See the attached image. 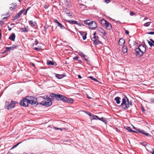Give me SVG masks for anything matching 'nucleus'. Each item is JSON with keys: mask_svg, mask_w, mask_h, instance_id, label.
I'll use <instances>...</instances> for the list:
<instances>
[{"mask_svg": "<svg viewBox=\"0 0 154 154\" xmlns=\"http://www.w3.org/2000/svg\"><path fill=\"white\" fill-rule=\"evenodd\" d=\"M83 33H85V32H81L80 33L83 36L84 35V34H83Z\"/></svg>", "mask_w": 154, "mask_h": 154, "instance_id": "obj_56", "label": "nucleus"}, {"mask_svg": "<svg viewBox=\"0 0 154 154\" xmlns=\"http://www.w3.org/2000/svg\"><path fill=\"white\" fill-rule=\"evenodd\" d=\"M120 98L119 97H116L115 98L114 100L116 101V103L118 104H119L120 103Z\"/></svg>", "mask_w": 154, "mask_h": 154, "instance_id": "obj_22", "label": "nucleus"}, {"mask_svg": "<svg viewBox=\"0 0 154 154\" xmlns=\"http://www.w3.org/2000/svg\"><path fill=\"white\" fill-rule=\"evenodd\" d=\"M138 131L140 133H142L143 134H144L147 137H151V135L150 134L148 133H146L144 130H142L141 131Z\"/></svg>", "mask_w": 154, "mask_h": 154, "instance_id": "obj_14", "label": "nucleus"}, {"mask_svg": "<svg viewBox=\"0 0 154 154\" xmlns=\"http://www.w3.org/2000/svg\"><path fill=\"white\" fill-rule=\"evenodd\" d=\"M32 65L34 66H35V65L33 63H32Z\"/></svg>", "mask_w": 154, "mask_h": 154, "instance_id": "obj_59", "label": "nucleus"}, {"mask_svg": "<svg viewBox=\"0 0 154 154\" xmlns=\"http://www.w3.org/2000/svg\"><path fill=\"white\" fill-rule=\"evenodd\" d=\"M67 21L69 23L72 24H77V22L76 21L70 20H67Z\"/></svg>", "mask_w": 154, "mask_h": 154, "instance_id": "obj_23", "label": "nucleus"}, {"mask_svg": "<svg viewBox=\"0 0 154 154\" xmlns=\"http://www.w3.org/2000/svg\"><path fill=\"white\" fill-rule=\"evenodd\" d=\"M42 98H43V100L40 103V104L46 107H49L52 105V102L51 99L49 97H47L45 98L43 97Z\"/></svg>", "mask_w": 154, "mask_h": 154, "instance_id": "obj_3", "label": "nucleus"}, {"mask_svg": "<svg viewBox=\"0 0 154 154\" xmlns=\"http://www.w3.org/2000/svg\"><path fill=\"white\" fill-rule=\"evenodd\" d=\"M28 104L36 106L38 103L37 101V98L33 97L28 96L23 99L20 103L21 106L24 107H27Z\"/></svg>", "mask_w": 154, "mask_h": 154, "instance_id": "obj_1", "label": "nucleus"}, {"mask_svg": "<svg viewBox=\"0 0 154 154\" xmlns=\"http://www.w3.org/2000/svg\"><path fill=\"white\" fill-rule=\"evenodd\" d=\"M109 0H105V2L107 3H109Z\"/></svg>", "mask_w": 154, "mask_h": 154, "instance_id": "obj_49", "label": "nucleus"}, {"mask_svg": "<svg viewBox=\"0 0 154 154\" xmlns=\"http://www.w3.org/2000/svg\"><path fill=\"white\" fill-rule=\"evenodd\" d=\"M107 22V21L103 19L101 20V24L103 26H104Z\"/></svg>", "mask_w": 154, "mask_h": 154, "instance_id": "obj_21", "label": "nucleus"}, {"mask_svg": "<svg viewBox=\"0 0 154 154\" xmlns=\"http://www.w3.org/2000/svg\"><path fill=\"white\" fill-rule=\"evenodd\" d=\"M87 97H88V98L91 99V97H89L88 94H87Z\"/></svg>", "mask_w": 154, "mask_h": 154, "instance_id": "obj_57", "label": "nucleus"}, {"mask_svg": "<svg viewBox=\"0 0 154 154\" xmlns=\"http://www.w3.org/2000/svg\"><path fill=\"white\" fill-rule=\"evenodd\" d=\"M59 130H60L61 131H62V128H59Z\"/></svg>", "mask_w": 154, "mask_h": 154, "instance_id": "obj_62", "label": "nucleus"}, {"mask_svg": "<svg viewBox=\"0 0 154 154\" xmlns=\"http://www.w3.org/2000/svg\"><path fill=\"white\" fill-rule=\"evenodd\" d=\"M54 128L56 130H58V129H59V128H56V127H54Z\"/></svg>", "mask_w": 154, "mask_h": 154, "instance_id": "obj_58", "label": "nucleus"}, {"mask_svg": "<svg viewBox=\"0 0 154 154\" xmlns=\"http://www.w3.org/2000/svg\"><path fill=\"white\" fill-rule=\"evenodd\" d=\"M78 77L79 79H81L82 78V77L80 75H78Z\"/></svg>", "mask_w": 154, "mask_h": 154, "instance_id": "obj_52", "label": "nucleus"}, {"mask_svg": "<svg viewBox=\"0 0 154 154\" xmlns=\"http://www.w3.org/2000/svg\"><path fill=\"white\" fill-rule=\"evenodd\" d=\"M89 78L90 79H92V80H94V81H96V82H98V80L96 79L95 78H94L92 76H89Z\"/></svg>", "mask_w": 154, "mask_h": 154, "instance_id": "obj_35", "label": "nucleus"}, {"mask_svg": "<svg viewBox=\"0 0 154 154\" xmlns=\"http://www.w3.org/2000/svg\"><path fill=\"white\" fill-rule=\"evenodd\" d=\"M85 112L88 115H89V116H92L91 114V113L90 112H87H87Z\"/></svg>", "mask_w": 154, "mask_h": 154, "instance_id": "obj_39", "label": "nucleus"}, {"mask_svg": "<svg viewBox=\"0 0 154 154\" xmlns=\"http://www.w3.org/2000/svg\"><path fill=\"white\" fill-rule=\"evenodd\" d=\"M20 143H17L13 147H12V149L13 148H14L16 147Z\"/></svg>", "mask_w": 154, "mask_h": 154, "instance_id": "obj_41", "label": "nucleus"}, {"mask_svg": "<svg viewBox=\"0 0 154 154\" xmlns=\"http://www.w3.org/2000/svg\"><path fill=\"white\" fill-rule=\"evenodd\" d=\"M17 46L15 45H13L12 46L7 47H6L5 48V49L6 50L4 52H5L8 51H10V50H14L15 49H16L17 47Z\"/></svg>", "mask_w": 154, "mask_h": 154, "instance_id": "obj_9", "label": "nucleus"}, {"mask_svg": "<svg viewBox=\"0 0 154 154\" xmlns=\"http://www.w3.org/2000/svg\"><path fill=\"white\" fill-rule=\"evenodd\" d=\"M15 38V35L14 33H12L9 37V39L12 41H14Z\"/></svg>", "mask_w": 154, "mask_h": 154, "instance_id": "obj_15", "label": "nucleus"}, {"mask_svg": "<svg viewBox=\"0 0 154 154\" xmlns=\"http://www.w3.org/2000/svg\"><path fill=\"white\" fill-rule=\"evenodd\" d=\"M84 59L86 61H88V59L87 58V57L86 56V57H84Z\"/></svg>", "mask_w": 154, "mask_h": 154, "instance_id": "obj_46", "label": "nucleus"}, {"mask_svg": "<svg viewBox=\"0 0 154 154\" xmlns=\"http://www.w3.org/2000/svg\"><path fill=\"white\" fill-rule=\"evenodd\" d=\"M130 15L131 16H133V15H135V13L132 11L130 12Z\"/></svg>", "mask_w": 154, "mask_h": 154, "instance_id": "obj_42", "label": "nucleus"}, {"mask_svg": "<svg viewBox=\"0 0 154 154\" xmlns=\"http://www.w3.org/2000/svg\"><path fill=\"white\" fill-rule=\"evenodd\" d=\"M102 121L103 122H106V120L103 117H102L101 118H100V119H99Z\"/></svg>", "mask_w": 154, "mask_h": 154, "instance_id": "obj_34", "label": "nucleus"}, {"mask_svg": "<svg viewBox=\"0 0 154 154\" xmlns=\"http://www.w3.org/2000/svg\"><path fill=\"white\" fill-rule=\"evenodd\" d=\"M8 30H9V31H10V30H11V28L10 27H9V26H8Z\"/></svg>", "mask_w": 154, "mask_h": 154, "instance_id": "obj_53", "label": "nucleus"}, {"mask_svg": "<svg viewBox=\"0 0 154 154\" xmlns=\"http://www.w3.org/2000/svg\"><path fill=\"white\" fill-rule=\"evenodd\" d=\"M148 44H149V45L151 47H152V46H153V44L152 43V42H150V41H148Z\"/></svg>", "mask_w": 154, "mask_h": 154, "instance_id": "obj_36", "label": "nucleus"}, {"mask_svg": "<svg viewBox=\"0 0 154 154\" xmlns=\"http://www.w3.org/2000/svg\"><path fill=\"white\" fill-rule=\"evenodd\" d=\"M147 33L148 34L153 35L154 34V32H148Z\"/></svg>", "mask_w": 154, "mask_h": 154, "instance_id": "obj_40", "label": "nucleus"}, {"mask_svg": "<svg viewBox=\"0 0 154 154\" xmlns=\"http://www.w3.org/2000/svg\"><path fill=\"white\" fill-rule=\"evenodd\" d=\"M1 36H2V34H1V30L0 29V39L1 38Z\"/></svg>", "mask_w": 154, "mask_h": 154, "instance_id": "obj_55", "label": "nucleus"}, {"mask_svg": "<svg viewBox=\"0 0 154 154\" xmlns=\"http://www.w3.org/2000/svg\"><path fill=\"white\" fill-rule=\"evenodd\" d=\"M140 48L139 47L138 48H137L135 49V51L137 54L140 56V52H142L141 50L140 49Z\"/></svg>", "mask_w": 154, "mask_h": 154, "instance_id": "obj_19", "label": "nucleus"}, {"mask_svg": "<svg viewBox=\"0 0 154 154\" xmlns=\"http://www.w3.org/2000/svg\"><path fill=\"white\" fill-rule=\"evenodd\" d=\"M19 17L18 16H17V15H16L14 17V18H13V20H16L18 18H19Z\"/></svg>", "mask_w": 154, "mask_h": 154, "instance_id": "obj_38", "label": "nucleus"}, {"mask_svg": "<svg viewBox=\"0 0 154 154\" xmlns=\"http://www.w3.org/2000/svg\"><path fill=\"white\" fill-rule=\"evenodd\" d=\"M93 118L92 119H98V120L100 119V118H99L97 116H93Z\"/></svg>", "mask_w": 154, "mask_h": 154, "instance_id": "obj_33", "label": "nucleus"}, {"mask_svg": "<svg viewBox=\"0 0 154 154\" xmlns=\"http://www.w3.org/2000/svg\"><path fill=\"white\" fill-rule=\"evenodd\" d=\"M47 64L48 65H54V63L53 61H49L48 62H47Z\"/></svg>", "mask_w": 154, "mask_h": 154, "instance_id": "obj_30", "label": "nucleus"}, {"mask_svg": "<svg viewBox=\"0 0 154 154\" xmlns=\"http://www.w3.org/2000/svg\"><path fill=\"white\" fill-rule=\"evenodd\" d=\"M148 19V17H145L144 18V19H143V20H147V19Z\"/></svg>", "mask_w": 154, "mask_h": 154, "instance_id": "obj_54", "label": "nucleus"}, {"mask_svg": "<svg viewBox=\"0 0 154 154\" xmlns=\"http://www.w3.org/2000/svg\"><path fill=\"white\" fill-rule=\"evenodd\" d=\"M96 32L93 34L94 37L91 38V40L94 42V43L95 45L99 44L101 42L98 40V37L96 35Z\"/></svg>", "mask_w": 154, "mask_h": 154, "instance_id": "obj_6", "label": "nucleus"}, {"mask_svg": "<svg viewBox=\"0 0 154 154\" xmlns=\"http://www.w3.org/2000/svg\"><path fill=\"white\" fill-rule=\"evenodd\" d=\"M139 46L140 48V49L141 50L142 52H140V56H141L143 55V53H145L146 51V48L145 45H140Z\"/></svg>", "mask_w": 154, "mask_h": 154, "instance_id": "obj_8", "label": "nucleus"}, {"mask_svg": "<svg viewBox=\"0 0 154 154\" xmlns=\"http://www.w3.org/2000/svg\"><path fill=\"white\" fill-rule=\"evenodd\" d=\"M25 11L24 9H23L21 10L19 12L18 14H16L17 16H18L19 17H20V15L24 11Z\"/></svg>", "mask_w": 154, "mask_h": 154, "instance_id": "obj_27", "label": "nucleus"}, {"mask_svg": "<svg viewBox=\"0 0 154 154\" xmlns=\"http://www.w3.org/2000/svg\"><path fill=\"white\" fill-rule=\"evenodd\" d=\"M122 51L124 53H125L127 52V49L126 46L124 45L122 47Z\"/></svg>", "mask_w": 154, "mask_h": 154, "instance_id": "obj_20", "label": "nucleus"}, {"mask_svg": "<svg viewBox=\"0 0 154 154\" xmlns=\"http://www.w3.org/2000/svg\"><path fill=\"white\" fill-rule=\"evenodd\" d=\"M29 24L32 26L34 27L36 26V22L33 21L32 20H30L29 21Z\"/></svg>", "mask_w": 154, "mask_h": 154, "instance_id": "obj_16", "label": "nucleus"}, {"mask_svg": "<svg viewBox=\"0 0 154 154\" xmlns=\"http://www.w3.org/2000/svg\"><path fill=\"white\" fill-rule=\"evenodd\" d=\"M151 23V22H147L145 23L143 25L145 27H147L149 26L150 24Z\"/></svg>", "mask_w": 154, "mask_h": 154, "instance_id": "obj_29", "label": "nucleus"}, {"mask_svg": "<svg viewBox=\"0 0 154 154\" xmlns=\"http://www.w3.org/2000/svg\"><path fill=\"white\" fill-rule=\"evenodd\" d=\"M142 110H143V111H144V109L143 108H142Z\"/></svg>", "mask_w": 154, "mask_h": 154, "instance_id": "obj_63", "label": "nucleus"}, {"mask_svg": "<svg viewBox=\"0 0 154 154\" xmlns=\"http://www.w3.org/2000/svg\"><path fill=\"white\" fill-rule=\"evenodd\" d=\"M78 58H79V57H78L76 56L75 57H73V59L74 60H77L78 59Z\"/></svg>", "mask_w": 154, "mask_h": 154, "instance_id": "obj_44", "label": "nucleus"}, {"mask_svg": "<svg viewBox=\"0 0 154 154\" xmlns=\"http://www.w3.org/2000/svg\"><path fill=\"white\" fill-rule=\"evenodd\" d=\"M0 24L1 25H2L4 24V22L2 21H0Z\"/></svg>", "mask_w": 154, "mask_h": 154, "instance_id": "obj_50", "label": "nucleus"}, {"mask_svg": "<svg viewBox=\"0 0 154 154\" xmlns=\"http://www.w3.org/2000/svg\"><path fill=\"white\" fill-rule=\"evenodd\" d=\"M38 43V41L37 39H36L35 42V45H37Z\"/></svg>", "mask_w": 154, "mask_h": 154, "instance_id": "obj_43", "label": "nucleus"}, {"mask_svg": "<svg viewBox=\"0 0 154 154\" xmlns=\"http://www.w3.org/2000/svg\"><path fill=\"white\" fill-rule=\"evenodd\" d=\"M125 40L124 39L120 38L119 41V44L120 45H122L125 43Z\"/></svg>", "mask_w": 154, "mask_h": 154, "instance_id": "obj_18", "label": "nucleus"}, {"mask_svg": "<svg viewBox=\"0 0 154 154\" xmlns=\"http://www.w3.org/2000/svg\"><path fill=\"white\" fill-rule=\"evenodd\" d=\"M84 22L85 24L88 25L89 26L90 24L91 23V21L89 20H86L84 21Z\"/></svg>", "mask_w": 154, "mask_h": 154, "instance_id": "obj_28", "label": "nucleus"}, {"mask_svg": "<svg viewBox=\"0 0 154 154\" xmlns=\"http://www.w3.org/2000/svg\"><path fill=\"white\" fill-rule=\"evenodd\" d=\"M150 41H151V42H152V43L154 44V41H153L152 39H150Z\"/></svg>", "mask_w": 154, "mask_h": 154, "instance_id": "obj_48", "label": "nucleus"}, {"mask_svg": "<svg viewBox=\"0 0 154 154\" xmlns=\"http://www.w3.org/2000/svg\"><path fill=\"white\" fill-rule=\"evenodd\" d=\"M97 27V24L94 21H91V23L89 26V28L91 29H94Z\"/></svg>", "mask_w": 154, "mask_h": 154, "instance_id": "obj_7", "label": "nucleus"}, {"mask_svg": "<svg viewBox=\"0 0 154 154\" xmlns=\"http://www.w3.org/2000/svg\"><path fill=\"white\" fill-rule=\"evenodd\" d=\"M83 34H84V35L82 36L83 39L85 40L86 38L87 33H83Z\"/></svg>", "mask_w": 154, "mask_h": 154, "instance_id": "obj_32", "label": "nucleus"}, {"mask_svg": "<svg viewBox=\"0 0 154 154\" xmlns=\"http://www.w3.org/2000/svg\"><path fill=\"white\" fill-rule=\"evenodd\" d=\"M57 26H59L60 27L61 29H63V28L64 27V26H63L62 24L59 22L57 23Z\"/></svg>", "mask_w": 154, "mask_h": 154, "instance_id": "obj_31", "label": "nucleus"}, {"mask_svg": "<svg viewBox=\"0 0 154 154\" xmlns=\"http://www.w3.org/2000/svg\"><path fill=\"white\" fill-rule=\"evenodd\" d=\"M34 49L35 50H37V51H38L39 50V48H34Z\"/></svg>", "mask_w": 154, "mask_h": 154, "instance_id": "obj_51", "label": "nucleus"}, {"mask_svg": "<svg viewBox=\"0 0 154 154\" xmlns=\"http://www.w3.org/2000/svg\"><path fill=\"white\" fill-rule=\"evenodd\" d=\"M80 55L82 57H86V56L84 54L82 53H81L80 54Z\"/></svg>", "mask_w": 154, "mask_h": 154, "instance_id": "obj_37", "label": "nucleus"}, {"mask_svg": "<svg viewBox=\"0 0 154 154\" xmlns=\"http://www.w3.org/2000/svg\"><path fill=\"white\" fill-rule=\"evenodd\" d=\"M17 103L16 101H11L10 103L8 101H6L5 106V108L7 109H9L14 108L15 104Z\"/></svg>", "mask_w": 154, "mask_h": 154, "instance_id": "obj_4", "label": "nucleus"}, {"mask_svg": "<svg viewBox=\"0 0 154 154\" xmlns=\"http://www.w3.org/2000/svg\"><path fill=\"white\" fill-rule=\"evenodd\" d=\"M54 22L56 23H57L59 22L56 19H54Z\"/></svg>", "mask_w": 154, "mask_h": 154, "instance_id": "obj_45", "label": "nucleus"}, {"mask_svg": "<svg viewBox=\"0 0 154 154\" xmlns=\"http://www.w3.org/2000/svg\"><path fill=\"white\" fill-rule=\"evenodd\" d=\"M125 33L126 34H128L129 33V32L127 30H126L125 31Z\"/></svg>", "mask_w": 154, "mask_h": 154, "instance_id": "obj_47", "label": "nucleus"}, {"mask_svg": "<svg viewBox=\"0 0 154 154\" xmlns=\"http://www.w3.org/2000/svg\"><path fill=\"white\" fill-rule=\"evenodd\" d=\"M104 26L107 29L109 30L110 29L112 28L111 25L108 21Z\"/></svg>", "mask_w": 154, "mask_h": 154, "instance_id": "obj_13", "label": "nucleus"}, {"mask_svg": "<svg viewBox=\"0 0 154 154\" xmlns=\"http://www.w3.org/2000/svg\"><path fill=\"white\" fill-rule=\"evenodd\" d=\"M128 43L130 45H131L133 46H134L137 43L135 40H129Z\"/></svg>", "mask_w": 154, "mask_h": 154, "instance_id": "obj_12", "label": "nucleus"}, {"mask_svg": "<svg viewBox=\"0 0 154 154\" xmlns=\"http://www.w3.org/2000/svg\"><path fill=\"white\" fill-rule=\"evenodd\" d=\"M19 29L22 32H27V29L24 27V28H20Z\"/></svg>", "mask_w": 154, "mask_h": 154, "instance_id": "obj_26", "label": "nucleus"}, {"mask_svg": "<svg viewBox=\"0 0 154 154\" xmlns=\"http://www.w3.org/2000/svg\"><path fill=\"white\" fill-rule=\"evenodd\" d=\"M11 6L10 8V9L11 10H12L16 8L17 5L16 3L12 4L11 5Z\"/></svg>", "mask_w": 154, "mask_h": 154, "instance_id": "obj_17", "label": "nucleus"}, {"mask_svg": "<svg viewBox=\"0 0 154 154\" xmlns=\"http://www.w3.org/2000/svg\"><path fill=\"white\" fill-rule=\"evenodd\" d=\"M66 14H70V13L69 12H68V13L67 12V13H66Z\"/></svg>", "mask_w": 154, "mask_h": 154, "instance_id": "obj_61", "label": "nucleus"}, {"mask_svg": "<svg viewBox=\"0 0 154 154\" xmlns=\"http://www.w3.org/2000/svg\"><path fill=\"white\" fill-rule=\"evenodd\" d=\"M50 96L52 97L53 99H56L57 100L59 101L61 100L63 101L64 98V96L59 94H56L54 93H51Z\"/></svg>", "mask_w": 154, "mask_h": 154, "instance_id": "obj_5", "label": "nucleus"}, {"mask_svg": "<svg viewBox=\"0 0 154 154\" xmlns=\"http://www.w3.org/2000/svg\"><path fill=\"white\" fill-rule=\"evenodd\" d=\"M152 153V154H154V151Z\"/></svg>", "mask_w": 154, "mask_h": 154, "instance_id": "obj_64", "label": "nucleus"}, {"mask_svg": "<svg viewBox=\"0 0 154 154\" xmlns=\"http://www.w3.org/2000/svg\"><path fill=\"white\" fill-rule=\"evenodd\" d=\"M64 98L63 100V101L66 102L67 103H72L73 102V100L71 98H67L64 96Z\"/></svg>", "mask_w": 154, "mask_h": 154, "instance_id": "obj_10", "label": "nucleus"}, {"mask_svg": "<svg viewBox=\"0 0 154 154\" xmlns=\"http://www.w3.org/2000/svg\"><path fill=\"white\" fill-rule=\"evenodd\" d=\"M27 10L26 11V12L24 13V15H25L26 14V13H27Z\"/></svg>", "mask_w": 154, "mask_h": 154, "instance_id": "obj_60", "label": "nucleus"}, {"mask_svg": "<svg viewBox=\"0 0 154 154\" xmlns=\"http://www.w3.org/2000/svg\"><path fill=\"white\" fill-rule=\"evenodd\" d=\"M132 105V102L129 101L128 98L125 96L122 99V102L120 106L124 109H127L130 106Z\"/></svg>", "mask_w": 154, "mask_h": 154, "instance_id": "obj_2", "label": "nucleus"}, {"mask_svg": "<svg viewBox=\"0 0 154 154\" xmlns=\"http://www.w3.org/2000/svg\"><path fill=\"white\" fill-rule=\"evenodd\" d=\"M97 31L102 34L103 36H105L106 35V33L104 30L101 27H99L98 28L97 30Z\"/></svg>", "mask_w": 154, "mask_h": 154, "instance_id": "obj_11", "label": "nucleus"}, {"mask_svg": "<svg viewBox=\"0 0 154 154\" xmlns=\"http://www.w3.org/2000/svg\"><path fill=\"white\" fill-rule=\"evenodd\" d=\"M64 76L63 75L56 74V77L58 79H61Z\"/></svg>", "mask_w": 154, "mask_h": 154, "instance_id": "obj_24", "label": "nucleus"}, {"mask_svg": "<svg viewBox=\"0 0 154 154\" xmlns=\"http://www.w3.org/2000/svg\"><path fill=\"white\" fill-rule=\"evenodd\" d=\"M126 129L129 132H136V131H135L134 130H132L131 129L130 127H126Z\"/></svg>", "mask_w": 154, "mask_h": 154, "instance_id": "obj_25", "label": "nucleus"}]
</instances>
